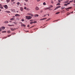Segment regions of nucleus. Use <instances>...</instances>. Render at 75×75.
<instances>
[{
  "label": "nucleus",
  "mask_w": 75,
  "mask_h": 75,
  "mask_svg": "<svg viewBox=\"0 0 75 75\" xmlns=\"http://www.w3.org/2000/svg\"><path fill=\"white\" fill-rule=\"evenodd\" d=\"M25 17L26 20H30L32 18V17H31V16H26Z\"/></svg>",
  "instance_id": "f257e3e1"
},
{
  "label": "nucleus",
  "mask_w": 75,
  "mask_h": 75,
  "mask_svg": "<svg viewBox=\"0 0 75 75\" xmlns=\"http://www.w3.org/2000/svg\"><path fill=\"white\" fill-rule=\"evenodd\" d=\"M3 6L4 7V8H5L6 9H7V8H8V6L6 5H4Z\"/></svg>",
  "instance_id": "f03ea898"
},
{
  "label": "nucleus",
  "mask_w": 75,
  "mask_h": 75,
  "mask_svg": "<svg viewBox=\"0 0 75 75\" xmlns=\"http://www.w3.org/2000/svg\"><path fill=\"white\" fill-rule=\"evenodd\" d=\"M60 7H61V6H57L54 9V10H57V9H58V8H60Z\"/></svg>",
  "instance_id": "7ed1b4c3"
},
{
  "label": "nucleus",
  "mask_w": 75,
  "mask_h": 75,
  "mask_svg": "<svg viewBox=\"0 0 75 75\" xmlns=\"http://www.w3.org/2000/svg\"><path fill=\"white\" fill-rule=\"evenodd\" d=\"M71 8H72V7H69L68 8H65V9H66V10H68V11L69 10H68V9H71Z\"/></svg>",
  "instance_id": "20e7f679"
},
{
  "label": "nucleus",
  "mask_w": 75,
  "mask_h": 75,
  "mask_svg": "<svg viewBox=\"0 0 75 75\" xmlns=\"http://www.w3.org/2000/svg\"><path fill=\"white\" fill-rule=\"evenodd\" d=\"M35 9L36 10H38L40 9V8H38V7L37 6L36 7Z\"/></svg>",
  "instance_id": "39448f33"
},
{
  "label": "nucleus",
  "mask_w": 75,
  "mask_h": 75,
  "mask_svg": "<svg viewBox=\"0 0 75 75\" xmlns=\"http://www.w3.org/2000/svg\"><path fill=\"white\" fill-rule=\"evenodd\" d=\"M50 7H48L47 8H45L44 9L45 10H48V9H50Z\"/></svg>",
  "instance_id": "423d86ee"
},
{
  "label": "nucleus",
  "mask_w": 75,
  "mask_h": 75,
  "mask_svg": "<svg viewBox=\"0 0 75 75\" xmlns=\"http://www.w3.org/2000/svg\"><path fill=\"white\" fill-rule=\"evenodd\" d=\"M15 16H16V17H17V16H20V15H19L18 14H16L15 15Z\"/></svg>",
  "instance_id": "0eeeda50"
},
{
  "label": "nucleus",
  "mask_w": 75,
  "mask_h": 75,
  "mask_svg": "<svg viewBox=\"0 0 75 75\" xmlns=\"http://www.w3.org/2000/svg\"><path fill=\"white\" fill-rule=\"evenodd\" d=\"M5 12H6V13H10V12L9 11H5Z\"/></svg>",
  "instance_id": "6e6552de"
},
{
  "label": "nucleus",
  "mask_w": 75,
  "mask_h": 75,
  "mask_svg": "<svg viewBox=\"0 0 75 75\" xmlns=\"http://www.w3.org/2000/svg\"><path fill=\"white\" fill-rule=\"evenodd\" d=\"M20 10L21 11H23V8L22 7H21L20 8Z\"/></svg>",
  "instance_id": "1a4fd4ad"
},
{
  "label": "nucleus",
  "mask_w": 75,
  "mask_h": 75,
  "mask_svg": "<svg viewBox=\"0 0 75 75\" xmlns=\"http://www.w3.org/2000/svg\"><path fill=\"white\" fill-rule=\"evenodd\" d=\"M8 23V21H5L4 22V23H5V24H6V23Z\"/></svg>",
  "instance_id": "9d476101"
},
{
  "label": "nucleus",
  "mask_w": 75,
  "mask_h": 75,
  "mask_svg": "<svg viewBox=\"0 0 75 75\" xmlns=\"http://www.w3.org/2000/svg\"><path fill=\"white\" fill-rule=\"evenodd\" d=\"M60 20V19H59L57 20H56L54 21H53V22H55V21H58V20Z\"/></svg>",
  "instance_id": "9b49d317"
},
{
  "label": "nucleus",
  "mask_w": 75,
  "mask_h": 75,
  "mask_svg": "<svg viewBox=\"0 0 75 75\" xmlns=\"http://www.w3.org/2000/svg\"><path fill=\"white\" fill-rule=\"evenodd\" d=\"M39 15L38 14H35V16L34 17H38Z\"/></svg>",
  "instance_id": "f8f14e48"
},
{
  "label": "nucleus",
  "mask_w": 75,
  "mask_h": 75,
  "mask_svg": "<svg viewBox=\"0 0 75 75\" xmlns=\"http://www.w3.org/2000/svg\"><path fill=\"white\" fill-rule=\"evenodd\" d=\"M21 26H23V27H25V25L23 24H21Z\"/></svg>",
  "instance_id": "ddd939ff"
},
{
  "label": "nucleus",
  "mask_w": 75,
  "mask_h": 75,
  "mask_svg": "<svg viewBox=\"0 0 75 75\" xmlns=\"http://www.w3.org/2000/svg\"><path fill=\"white\" fill-rule=\"evenodd\" d=\"M5 28L3 26L2 27V30H4V29H5Z\"/></svg>",
  "instance_id": "4468645a"
},
{
  "label": "nucleus",
  "mask_w": 75,
  "mask_h": 75,
  "mask_svg": "<svg viewBox=\"0 0 75 75\" xmlns=\"http://www.w3.org/2000/svg\"><path fill=\"white\" fill-rule=\"evenodd\" d=\"M2 33H6V31H3L2 32Z\"/></svg>",
  "instance_id": "2eb2a0df"
},
{
  "label": "nucleus",
  "mask_w": 75,
  "mask_h": 75,
  "mask_svg": "<svg viewBox=\"0 0 75 75\" xmlns=\"http://www.w3.org/2000/svg\"><path fill=\"white\" fill-rule=\"evenodd\" d=\"M14 30H16V28H14V29H11V31H14Z\"/></svg>",
  "instance_id": "dca6fc26"
},
{
  "label": "nucleus",
  "mask_w": 75,
  "mask_h": 75,
  "mask_svg": "<svg viewBox=\"0 0 75 75\" xmlns=\"http://www.w3.org/2000/svg\"><path fill=\"white\" fill-rule=\"evenodd\" d=\"M7 3H9L10 2V0H6Z\"/></svg>",
  "instance_id": "f3484780"
},
{
  "label": "nucleus",
  "mask_w": 75,
  "mask_h": 75,
  "mask_svg": "<svg viewBox=\"0 0 75 75\" xmlns=\"http://www.w3.org/2000/svg\"><path fill=\"white\" fill-rule=\"evenodd\" d=\"M64 8H65V7H61V9H62V10H63V9H64Z\"/></svg>",
  "instance_id": "a211bd4d"
},
{
  "label": "nucleus",
  "mask_w": 75,
  "mask_h": 75,
  "mask_svg": "<svg viewBox=\"0 0 75 75\" xmlns=\"http://www.w3.org/2000/svg\"><path fill=\"white\" fill-rule=\"evenodd\" d=\"M14 20V19L13 18H11L10 19V20L11 21H13V20Z\"/></svg>",
  "instance_id": "6ab92c4d"
},
{
  "label": "nucleus",
  "mask_w": 75,
  "mask_h": 75,
  "mask_svg": "<svg viewBox=\"0 0 75 75\" xmlns=\"http://www.w3.org/2000/svg\"><path fill=\"white\" fill-rule=\"evenodd\" d=\"M64 6H68V4H64Z\"/></svg>",
  "instance_id": "aec40b11"
},
{
  "label": "nucleus",
  "mask_w": 75,
  "mask_h": 75,
  "mask_svg": "<svg viewBox=\"0 0 75 75\" xmlns=\"http://www.w3.org/2000/svg\"><path fill=\"white\" fill-rule=\"evenodd\" d=\"M0 8H1V9H3V6H1L0 7Z\"/></svg>",
  "instance_id": "412c9836"
},
{
  "label": "nucleus",
  "mask_w": 75,
  "mask_h": 75,
  "mask_svg": "<svg viewBox=\"0 0 75 75\" xmlns=\"http://www.w3.org/2000/svg\"><path fill=\"white\" fill-rule=\"evenodd\" d=\"M51 3H52V4H53V3H54V1H53L51 0Z\"/></svg>",
  "instance_id": "4be33fe9"
},
{
  "label": "nucleus",
  "mask_w": 75,
  "mask_h": 75,
  "mask_svg": "<svg viewBox=\"0 0 75 75\" xmlns=\"http://www.w3.org/2000/svg\"><path fill=\"white\" fill-rule=\"evenodd\" d=\"M17 5L18 6H19V4H20V3L19 2H18L17 3Z\"/></svg>",
  "instance_id": "5701e85b"
},
{
  "label": "nucleus",
  "mask_w": 75,
  "mask_h": 75,
  "mask_svg": "<svg viewBox=\"0 0 75 75\" xmlns=\"http://www.w3.org/2000/svg\"><path fill=\"white\" fill-rule=\"evenodd\" d=\"M60 13V12H59L56 13V14H59Z\"/></svg>",
  "instance_id": "b1692460"
},
{
  "label": "nucleus",
  "mask_w": 75,
  "mask_h": 75,
  "mask_svg": "<svg viewBox=\"0 0 75 75\" xmlns=\"http://www.w3.org/2000/svg\"><path fill=\"white\" fill-rule=\"evenodd\" d=\"M45 20V19H44V18H43L42 19H41L40 20H41V21H42V20Z\"/></svg>",
  "instance_id": "393cba45"
},
{
  "label": "nucleus",
  "mask_w": 75,
  "mask_h": 75,
  "mask_svg": "<svg viewBox=\"0 0 75 75\" xmlns=\"http://www.w3.org/2000/svg\"><path fill=\"white\" fill-rule=\"evenodd\" d=\"M69 1H66L64 2V3H68Z\"/></svg>",
  "instance_id": "a878e982"
},
{
  "label": "nucleus",
  "mask_w": 75,
  "mask_h": 75,
  "mask_svg": "<svg viewBox=\"0 0 75 75\" xmlns=\"http://www.w3.org/2000/svg\"><path fill=\"white\" fill-rule=\"evenodd\" d=\"M33 22H30V24H33Z\"/></svg>",
  "instance_id": "bb28decb"
},
{
  "label": "nucleus",
  "mask_w": 75,
  "mask_h": 75,
  "mask_svg": "<svg viewBox=\"0 0 75 75\" xmlns=\"http://www.w3.org/2000/svg\"><path fill=\"white\" fill-rule=\"evenodd\" d=\"M14 34H16V33H12V35H14Z\"/></svg>",
  "instance_id": "cd10ccee"
},
{
  "label": "nucleus",
  "mask_w": 75,
  "mask_h": 75,
  "mask_svg": "<svg viewBox=\"0 0 75 75\" xmlns=\"http://www.w3.org/2000/svg\"><path fill=\"white\" fill-rule=\"evenodd\" d=\"M74 1V0L71 1H69V3H72V2H73Z\"/></svg>",
  "instance_id": "c85d7f7f"
},
{
  "label": "nucleus",
  "mask_w": 75,
  "mask_h": 75,
  "mask_svg": "<svg viewBox=\"0 0 75 75\" xmlns=\"http://www.w3.org/2000/svg\"><path fill=\"white\" fill-rule=\"evenodd\" d=\"M8 26H11V25H8Z\"/></svg>",
  "instance_id": "c756f323"
},
{
  "label": "nucleus",
  "mask_w": 75,
  "mask_h": 75,
  "mask_svg": "<svg viewBox=\"0 0 75 75\" xmlns=\"http://www.w3.org/2000/svg\"><path fill=\"white\" fill-rule=\"evenodd\" d=\"M43 5H46V3H45V2L43 3Z\"/></svg>",
  "instance_id": "7c9ffc66"
},
{
  "label": "nucleus",
  "mask_w": 75,
  "mask_h": 75,
  "mask_svg": "<svg viewBox=\"0 0 75 75\" xmlns=\"http://www.w3.org/2000/svg\"><path fill=\"white\" fill-rule=\"evenodd\" d=\"M27 15H31V14L30 13H27Z\"/></svg>",
  "instance_id": "2f4dec72"
},
{
  "label": "nucleus",
  "mask_w": 75,
  "mask_h": 75,
  "mask_svg": "<svg viewBox=\"0 0 75 75\" xmlns=\"http://www.w3.org/2000/svg\"><path fill=\"white\" fill-rule=\"evenodd\" d=\"M8 33H11V32L10 31H8Z\"/></svg>",
  "instance_id": "473e14b6"
},
{
  "label": "nucleus",
  "mask_w": 75,
  "mask_h": 75,
  "mask_svg": "<svg viewBox=\"0 0 75 75\" xmlns=\"http://www.w3.org/2000/svg\"><path fill=\"white\" fill-rule=\"evenodd\" d=\"M60 4L59 3H58V4H57V5H60Z\"/></svg>",
  "instance_id": "72a5a7b5"
},
{
  "label": "nucleus",
  "mask_w": 75,
  "mask_h": 75,
  "mask_svg": "<svg viewBox=\"0 0 75 75\" xmlns=\"http://www.w3.org/2000/svg\"><path fill=\"white\" fill-rule=\"evenodd\" d=\"M10 36H11V35H8V37H10Z\"/></svg>",
  "instance_id": "f704fd0d"
},
{
  "label": "nucleus",
  "mask_w": 75,
  "mask_h": 75,
  "mask_svg": "<svg viewBox=\"0 0 75 75\" xmlns=\"http://www.w3.org/2000/svg\"><path fill=\"white\" fill-rule=\"evenodd\" d=\"M37 22V21H34L33 22V23H36Z\"/></svg>",
  "instance_id": "c9c22d12"
},
{
  "label": "nucleus",
  "mask_w": 75,
  "mask_h": 75,
  "mask_svg": "<svg viewBox=\"0 0 75 75\" xmlns=\"http://www.w3.org/2000/svg\"><path fill=\"white\" fill-rule=\"evenodd\" d=\"M21 20L22 21H24V20L23 19H22Z\"/></svg>",
  "instance_id": "e433bc0d"
},
{
  "label": "nucleus",
  "mask_w": 75,
  "mask_h": 75,
  "mask_svg": "<svg viewBox=\"0 0 75 75\" xmlns=\"http://www.w3.org/2000/svg\"><path fill=\"white\" fill-rule=\"evenodd\" d=\"M50 7H53V6H52V5H50Z\"/></svg>",
  "instance_id": "4c0bfd02"
},
{
  "label": "nucleus",
  "mask_w": 75,
  "mask_h": 75,
  "mask_svg": "<svg viewBox=\"0 0 75 75\" xmlns=\"http://www.w3.org/2000/svg\"><path fill=\"white\" fill-rule=\"evenodd\" d=\"M69 14H71V13H69L67 15V16H68V15H69Z\"/></svg>",
  "instance_id": "58836bf2"
},
{
  "label": "nucleus",
  "mask_w": 75,
  "mask_h": 75,
  "mask_svg": "<svg viewBox=\"0 0 75 75\" xmlns=\"http://www.w3.org/2000/svg\"><path fill=\"white\" fill-rule=\"evenodd\" d=\"M65 11L64 10H63V11H62V13H63V12H64Z\"/></svg>",
  "instance_id": "ea45409f"
},
{
  "label": "nucleus",
  "mask_w": 75,
  "mask_h": 75,
  "mask_svg": "<svg viewBox=\"0 0 75 75\" xmlns=\"http://www.w3.org/2000/svg\"><path fill=\"white\" fill-rule=\"evenodd\" d=\"M33 21V20H30V21Z\"/></svg>",
  "instance_id": "a19ab883"
},
{
  "label": "nucleus",
  "mask_w": 75,
  "mask_h": 75,
  "mask_svg": "<svg viewBox=\"0 0 75 75\" xmlns=\"http://www.w3.org/2000/svg\"><path fill=\"white\" fill-rule=\"evenodd\" d=\"M61 1L60 0H58V1L59 3H61V1Z\"/></svg>",
  "instance_id": "79ce46f5"
},
{
  "label": "nucleus",
  "mask_w": 75,
  "mask_h": 75,
  "mask_svg": "<svg viewBox=\"0 0 75 75\" xmlns=\"http://www.w3.org/2000/svg\"><path fill=\"white\" fill-rule=\"evenodd\" d=\"M27 27H30V25H28Z\"/></svg>",
  "instance_id": "37998d69"
},
{
  "label": "nucleus",
  "mask_w": 75,
  "mask_h": 75,
  "mask_svg": "<svg viewBox=\"0 0 75 75\" xmlns=\"http://www.w3.org/2000/svg\"><path fill=\"white\" fill-rule=\"evenodd\" d=\"M35 25H33V26H32L31 27L32 28H33V27H35Z\"/></svg>",
  "instance_id": "c03bdc74"
},
{
  "label": "nucleus",
  "mask_w": 75,
  "mask_h": 75,
  "mask_svg": "<svg viewBox=\"0 0 75 75\" xmlns=\"http://www.w3.org/2000/svg\"><path fill=\"white\" fill-rule=\"evenodd\" d=\"M47 20H48V21H49V20H50V18H49L48 19H47Z\"/></svg>",
  "instance_id": "a18cd8bd"
},
{
  "label": "nucleus",
  "mask_w": 75,
  "mask_h": 75,
  "mask_svg": "<svg viewBox=\"0 0 75 75\" xmlns=\"http://www.w3.org/2000/svg\"><path fill=\"white\" fill-rule=\"evenodd\" d=\"M26 1V2H27L28 1V0H25Z\"/></svg>",
  "instance_id": "49530a36"
},
{
  "label": "nucleus",
  "mask_w": 75,
  "mask_h": 75,
  "mask_svg": "<svg viewBox=\"0 0 75 75\" xmlns=\"http://www.w3.org/2000/svg\"><path fill=\"white\" fill-rule=\"evenodd\" d=\"M24 8V9H26L27 8L26 7H25Z\"/></svg>",
  "instance_id": "de8ad7c7"
},
{
  "label": "nucleus",
  "mask_w": 75,
  "mask_h": 75,
  "mask_svg": "<svg viewBox=\"0 0 75 75\" xmlns=\"http://www.w3.org/2000/svg\"><path fill=\"white\" fill-rule=\"evenodd\" d=\"M30 15L31 16H32V17H33V14H31V15Z\"/></svg>",
  "instance_id": "09e8293b"
},
{
  "label": "nucleus",
  "mask_w": 75,
  "mask_h": 75,
  "mask_svg": "<svg viewBox=\"0 0 75 75\" xmlns=\"http://www.w3.org/2000/svg\"><path fill=\"white\" fill-rule=\"evenodd\" d=\"M67 4V5H68V4H70V3H68Z\"/></svg>",
  "instance_id": "8fccbe9b"
},
{
  "label": "nucleus",
  "mask_w": 75,
  "mask_h": 75,
  "mask_svg": "<svg viewBox=\"0 0 75 75\" xmlns=\"http://www.w3.org/2000/svg\"><path fill=\"white\" fill-rule=\"evenodd\" d=\"M11 1H12V2H13V1H14V0H11Z\"/></svg>",
  "instance_id": "3c124183"
},
{
  "label": "nucleus",
  "mask_w": 75,
  "mask_h": 75,
  "mask_svg": "<svg viewBox=\"0 0 75 75\" xmlns=\"http://www.w3.org/2000/svg\"><path fill=\"white\" fill-rule=\"evenodd\" d=\"M37 1H40V0H37Z\"/></svg>",
  "instance_id": "603ef678"
},
{
  "label": "nucleus",
  "mask_w": 75,
  "mask_h": 75,
  "mask_svg": "<svg viewBox=\"0 0 75 75\" xmlns=\"http://www.w3.org/2000/svg\"><path fill=\"white\" fill-rule=\"evenodd\" d=\"M74 13V12L72 11V12H71V13Z\"/></svg>",
  "instance_id": "864d4df0"
},
{
  "label": "nucleus",
  "mask_w": 75,
  "mask_h": 75,
  "mask_svg": "<svg viewBox=\"0 0 75 75\" xmlns=\"http://www.w3.org/2000/svg\"><path fill=\"white\" fill-rule=\"evenodd\" d=\"M0 29L1 30V31L2 30V28H1Z\"/></svg>",
  "instance_id": "5fc2aeb1"
},
{
  "label": "nucleus",
  "mask_w": 75,
  "mask_h": 75,
  "mask_svg": "<svg viewBox=\"0 0 75 75\" xmlns=\"http://www.w3.org/2000/svg\"><path fill=\"white\" fill-rule=\"evenodd\" d=\"M1 6H2V5H1V4H0V7Z\"/></svg>",
  "instance_id": "6e6d98bb"
},
{
  "label": "nucleus",
  "mask_w": 75,
  "mask_h": 75,
  "mask_svg": "<svg viewBox=\"0 0 75 75\" xmlns=\"http://www.w3.org/2000/svg\"><path fill=\"white\" fill-rule=\"evenodd\" d=\"M73 6L74 7H75V4H73Z\"/></svg>",
  "instance_id": "4d7b16f0"
},
{
  "label": "nucleus",
  "mask_w": 75,
  "mask_h": 75,
  "mask_svg": "<svg viewBox=\"0 0 75 75\" xmlns=\"http://www.w3.org/2000/svg\"><path fill=\"white\" fill-rule=\"evenodd\" d=\"M40 11L41 13H42V10H41Z\"/></svg>",
  "instance_id": "13d9d810"
},
{
  "label": "nucleus",
  "mask_w": 75,
  "mask_h": 75,
  "mask_svg": "<svg viewBox=\"0 0 75 75\" xmlns=\"http://www.w3.org/2000/svg\"><path fill=\"white\" fill-rule=\"evenodd\" d=\"M9 22V23H11V21H10Z\"/></svg>",
  "instance_id": "bf43d9fd"
},
{
  "label": "nucleus",
  "mask_w": 75,
  "mask_h": 75,
  "mask_svg": "<svg viewBox=\"0 0 75 75\" xmlns=\"http://www.w3.org/2000/svg\"><path fill=\"white\" fill-rule=\"evenodd\" d=\"M47 16L46 15H44V17H45V16Z\"/></svg>",
  "instance_id": "052dcab7"
},
{
  "label": "nucleus",
  "mask_w": 75,
  "mask_h": 75,
  "mask_svg": "<svg viewBox=\"0 0 75 75\" xmlns=\"http://www.w3.org/2000/svg\"><path fill=\"white\" fill-rule=\"evenodd\" d=\"M1 29H0V32H1Z\"/></svg>",
  "instance_id": "680f3d73"
},
{
  "label": "nucleus",
  "mask_w": 75,
  "mask_h": 75,
  "mask_svg": "<svg viewBox=\"0 0 75 75\" xmlns=\"http://www.w3.org/2000/svg\"><path fill=\"white\" fill-rule=\"evenodd\" d=\"M45 19H45H47V18H44Z\"/></svg>",
  "instance_id": "e2e57ef3"
},
{
  "label": "nucleus",
  "mask_w": 75,
  "mask_h": 75,
  "mask_svg": "<svg viewBox=\"0 0 75 75\" xmlns=\"http://www.w3.org/2000/svg\"><path fill=\"white\" fill-rule=\"evenodd\" d=\"M13 3V4H15V2H14Z\"/></svg>",
  "instance_id": "0e129e2a"
},
{
  "label": "nucleus",
  "mask_w": 75,
  "mask_h": 75,
  "mask_svg": "<svg viewBox=\"0 0 75 75\" xmlns=\"http://www.w3.org/2000/svg\"><path fill=\"white\" fill-rule=\"evenodd\" d=\"M17 13H18V11H17Z\"/></svg>",
  "instance_id": "69168bd1"
},
{
  "label": "nucleus",
  "mask_w": 75,
  "mask_h": 75,
  "mask_svg": "<svg viewBox=\"0 0 75 75\" xmlns=\"http://www.w3.org/2000/svg\"><path fill=\"white\" fill-rule=\"evenodd\" d=\"M74 3H75V0H74Z\"/></svg>",
  "instance_id": "338daca9"
},
{
  "label": "nucleus",
  "mask_w": 75,
  "mask_h": 75,
  "mask_svg": "<svg viewBox=\"0 0 75 75\" xmlns=\"http://www.w3.org/2000/svg\"><path fill=\"white\" fill-rule=\"evenodd\" d=\"M5 38H7V37L6 38V37H4Z\"/></svg>",
  "instance_id": "774afa93"
}]
</instances>
